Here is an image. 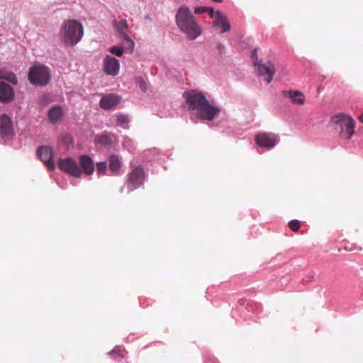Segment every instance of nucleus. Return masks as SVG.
<instances>
[{
	"mask_svg": "<svg viewBox=\"0 0 363 363\" xmlns=\"http://www.w3.org/2000/svg\"><path fill=\"white\" fill-rule=\"evenodd\" d=\"M188 108L194 111L203 120L212 121L217 117L220 110L215 106L206 97L205 94L195 89L185 91L183 94Z\"/></svg>",
	"mask_w": 363,
	"mask_h": 363,
	"instance_id": "1",
	"label": "nucleus"
},
{
	"mask_svg": "<svg viewBox=\"0 0 363 363\" xmlns=\"http://www.w3.org/2000/svg\"><path fill=\"white\" fill-rule=\"evenodd\" d=\"M176 23L181 31L190 40L197 38L202 33L201 26L186 6L179 9L176 15Z\"/></svg>",
	"mask_w": 363,
	"mask_h": 363,
	"instance_id": "2",
	"label": "nucleus"
},
{
	"mask_svg": "<svg viewBox=\"0 0 363 363\" xmlns=\"http://www.w3.org/2000/svg\"><path fill=\"white\" fill-rule=\"evenodd\" d=\"M84 35L82 25L76 20L65 21L60 28V37L66 45L73 46L78 43Z\"/></svg>",
	"mask_w": 363,
	"mask_h": 363,
	"instance_id": "3",
	"label": "nucleus"
},
{
	"mask_svg": "<svg viewBox=\"0 0 363 363\" xmlns=\"http://www.w3.org/2000/svg\"><path fill=\"white\" fill-rule=\"evenodd\" d=\"M28 79L32 84L45 86L50 80L49 69L40 64L34 65L29 69Z\"/></svg>",
	"mask_w": 363,
	"mask_h": 363,
	"instance_id": "4",
	"label": "nucleus"
},
{
	"mask_svg": "<svg viewBox=\"0 0 363 363\" xmlns=\"http://www.w3.org/2000/svg\"><path fill=\"white\" fill-rule=\"evenodd\" d=\"M333 122L340 128V135L343 138L350 140L354 133L355 122L352 118L345 113H339L332 118Z\"/></svg>",
	"mask_w": 363,
	"mask_h": 363,
	"instance_id": "5",
	"label": "nucleus"
},
{
	"mask_svg": "<svg viewBox=\"0 0 363 363\" xmlns=\"http://www.w3.org/2000/svg\"><path fill=\"white\" fill-rule=\"evenodd\" d=\"M130 167L131 171L128 174L125 181L128 192H131L141 186L145 177V170L142 166L130 164Z\"/></svg>",
	"mask_w": 363,
	"mask_h": 363,
	"instance_id": "6",
	"label": "nucleus"
},
{
	"mask_svg": "<svg viewBox=\"0 0 363 363\" xmlns=\"http://www.w3.org/2000/svg\"><path fill=\"white\" fill-rule=\"evenodd\" d=\"M58 166L62 171L72 177L79 178L82 176V171L81 168L77 162L70 157L60 159L58 162Z\"/></svg>",
	"mask_w": 363,
	"mask_h": 363,
	"instance_id": "7",
	"label": "nucleus"
},
{
	"mask_svg": "<svg viewBox=\"0 0 363 363\" xmlns=\"http://www.w3.org/2000/svg\"><path fill=\"white\" fill-rule=\"evenodd\" d=\"M0 135L4 141L11 140L14 135L13 122L6 114L0 117Z\"/></svg>",
	"mask_w": 363,
	"mask_h": 363,
	"instance_id": "8",
	"label": "nucleus"
},
{
	"mask_svg": "<svg viewBox=\"0 0 363 363\" xmlns=\"http://www.w3.org/2000/svg\"><path fill=\"white\" fill-rule=\"evenodd\" d=\"M255 142L259 147L272 148L279 141L278 135L272 133H260L255 136Z\"/></svg>",
	"mask_w": 363,
	"mask_h": 363,
	"instance_id": "9",
	"label": "nucleus"
},
{
	"mask_svg": "<svg viewBox=\"0 0 363 363\" xmlns=\"http://www.w3.org/2000/svg\"><path fill=\"white\" fill-rule=\"evenodd\" d=\"M255 66L257 67L259 75L264 77V80L269 84L275 74V68L274 65L267 61L266 62L255 61Z\"/></svg>",
	"mask_w": 363,
	"mask_h": 363,
	"instance_id": "10",
	"label": "nucleus"
},
{
	"mask_svg": "<svg viewBox=\"0 0 363 363\" xmlns=\"http://www.w3.org/2000/svg\"><path fill=\"white\" fill-rule=\"evenodd\" d=\"M104 72L110 76L115 77L118 75L120 69L119 61L111 55H106L103 62Z\"/></svg>",
	"mask_w": 363,
	"mask_h": 363,
	"instance_id": "11",
	"label": "nucleus"
},
{
	"mask_svg": "<svg viewBox=\"0 0 363 363\" xmlns=\"http://www.w3.org/2000/svg\"><path fill=\"white\" fill-rule=\"evenodd\" d=\"M37 153L40 159L50 170L55 169V163L52 160V151L50 147L41 146L38 149Z\"/></svg>",
	"mask_w": 363,
	"mask_h": 363,
	"instance_id": "12",
	"label": "nucleus"
},
{
	"mask_svg": "<svg viewBox=\"0 0 363 363\" xmlns=\"http://www.w3.org/2000/svg\"><path fill=\"white\" fill-rule=\"evenodd\" d=\"M282 95L285 98H289L294 104L303 105L306 101L305 95L298 90H285Z\"/></svg>",
	"mask_w": 363,
	"mask_h": 363,
	"instance_id": "13",
	"label": "nucleus"
},
{
	"mask_svg": "<svg viewBox=\"0 0 363 363\" xmlns=\"http://www.w3.org/2000/svg\"><path fill=\"white\" fill-rule=\"evenodd\" d=\"M213 26L219 28L222 33L230 30V24L228 18L220 11H216Z\"/></svg>",
	"mask_w": 363,
	"mask_h": 363,
	"instance_id": "14",
	"label": "nucleus"
},
{
	"mask_svg": "<svg viewBox=\"0 0 363 363\" xmlns=\"http://www.w3.org/2000/svg\"><path fill=\"white\" fill-rule=\"evenodd\" d=\"M82 171L87 175H91L94 172V164L92 159L87 155L80 156L79 159Z\"/></svg>",
	"mask_w": 363,
	"mask_h": 363,
	"instance_id": "15",
	"label": "nucleus"
},
{
	"mask_svg": "<svg viewBox=\"0 0 363 363\" xmlns=\"http://www.w3.org/2000/svg\"><path fill=\"white\" fill-rule=\"evenodd\" d=\"M121 101V98L116 94L104 96L100 101V106L104 109H111Z\"/></svg>",
	"mask_w": 363,
	"mask_h": 363,
	"instance_id": "16",
	"label": "nucleus"
},
{
	"mask_svg": "<svg viewBox=\"0 0 363 363\" xmlns=\"http://www.w3.org/2000/svg\"><path fill=\"white\" fill-rule=\"evenodd\" d=\"M14 96V93L10 85L0 82V101L4 103L10 102Z\"/></svg>",
	"mask_w": 363,
	"mask_h": 363,
	"instance_id": "17",
	"label": "nucleus"
},
{
	"mask_svg": "<svg viewBox=\"0 0 363 363\" xmlns=\"http://www.w3.org/2000/svg\"><path fill=\"white\" fill-rule=\"evenodd\" d=\"M63 115L62 108L60 106L55 105L50 109L48 116L50 122L55 123L61 119Z\"/></svg>",
	"mask_w": 363,
	"mask_h": 363,
	"instance_id": "18",
	"label": "nucleus"
},
{
	"mask_svg": "<svg viewBox=\"0 0 363 363\" xmlns=\"http://www.w3.org/2000/svg\"><path fill=\"white\" fill-rule=\"evenodd\" d=\"M113 134H102L96 137V141L102 145H110L115 140Z\"/></svg>",
	"mask_w": 363,
	"mask_h": 363,
	"instance_id": "19",
	"label": "nucleus"
},
{
	"mask_svg": "<svg viewBox=\"0 0 363 363\" xmlns=\"http://www.w3.org/2000/svg\"><path fill=\"white\" fill-rule=\"evenodd\" d=\"M121 167V162L118 156L112 155L109 157V168L111 171L118 172Z\"/></svg>",
	"mask_w": 363,
	"mask_h": 363,
	"instance_id": "20",
	"label": "nucleus"
},
{
	"mask_svg": "<svg viewBox=\"0 0 363 363\" xmlns=\"http://www.w3.org/2000/svg\"><path fill=\"white\" fill-rule=\"evenodd\" d=\"M108 354L113 356L114 358H125L128 354V352L125 350L124 347L121 346H116L111 352H108Z\"/></svg>",
	"mask_w": 363,
	"mask_h": 363,
	"instance_id": "21",
	"label": "nucleus"
},
{
	"mask_svg": "<svg viewBox=\"0 0 363 363\" xmlns=\"http://www.w3.org/2000/svg\"><path fill=\"white\" fill-rule=\"evenodd\" d=\"M113 26L116 29V30L121 34V36L123 35V33H126L124 30L127 29L128 27V24L126 20H122L120 22L116 21H113Z\"/></svg>",
	"mask_w": 363,
	"mask_h": 363,
	"instance_id": "22",
	"label": "nucleus"
},
{
	"mask_svg": "<svg viewBox=\"0 0 363 363\" xmlns=\"http://www.w3.org/2000/svg\"><path fill=\"white\" fill-rule=\"evenodd\" d=\"M121 38L124 42L125 48L129 49L130 52H132L135 45L133 40L128 35L127 33H123V35L121 36Z\"/></svg>",
	"mask_w": 363,
	"mask_h": 363,
	"instance_id": "23",
	"label": "nucleus"
},
{
	"mask_svg": "<svg viewBox=\"0 0 363 363\" xmlns=\"http://www.w3.org/2000/svg\"><path fill=\"white\" fill-rule=\"evenodd\" d=\"M129 119L126 115L118 114L116 115V124L119 126L125 127L128 123Z\"/></svg>",
	"mask_w": 363,
	"mask_h": 363,
	"instance_id": "24",
	"label": "nucleus"
},
{
	"mask_svg": "<svg viewBox=\"0 0 363 363\" xmlns=\"http://www.w3.org/2000/svg\"><path fill=\"white\" fill-rule=\"evenodd\" d=\"M109 52L117 57H121L124 52V48L121 46H113L109 49Z\"/></svg>",
	"mask_w": 363,
	"mask_h": 363,
	"instance_id": "25",
	"label": "nucleus"
},
{
	"mask_svg": "<svg viewBox=\"0 0 363 363\" xmlns=\"http://www.w3.org/2000/svg\"><path fill=\"white\" fill-rule=\"evenodd\" d=\"M107 169V164L106 162H101L96 163V170L98 174H104Z\"/></svg>",
	"mask_w": 363,
	"mask_h": 363,
	"instance_id": "26",
	"label": "nucleus"
},
{
	"mask_svg": "<svg viewBox=\"0 0 363 363\" xmlns=\"http://www.w3.org/2000/svg\"><path fill=\"white\" fill-rule=\"evenodd\" d=\"M289 227L292 231L297 232L300 228V221L292 220L289 223Z\"/></svg>",
	"mask_w": 363,
	"mask_h": 363,
	"instance_id": "27",
	"label": "nucleus"
},
{
	"mask_svg": "<svg viewBox=\"0 0 363 363\" xmlns=\"http://www.w3.org/2000/svg\"><path fill=\"white\" fill-rule=\"evenodd\" d=\"M137 82H138L139 84V86H140V88L143 90V91H145L147 89V85H146V83L141 78V77H138L137 79Z\"/></svg>",
	"mask_w": 363,
	"mask_h": 363,
	"instance_id": "28",
	"label": "nucleus"
},
{
	"mask_svg": "<svg viewBox=\"0 0 363 363\" xmlns=\"http://www.w3.org/2000/svg\"><path fill=\"white\" fill-rule=\"evenodd\" d=\"M208 11V7H197L194 10L196 14H201Z\"/></svg>",
	"mask_w": 363,
	"mask_h": 363,
	"instance_id": "29",
	"label": "nucleus"
},
{
	"mask_svg": "<svg viewBox=\"0 0 363 363\" xmlns=\"http://www.w3.org/2000/svg\"><path fill=\"white\" fill-rule=\"evenodd\" d=\"M251 57H252V60L253 61V64L255 65V61H257V62H259L258 60V57H257V49H255L252 51V53H251Z\"/></svg>",
	"mask_w": 363,
	"mask_h": 363,
	"instance_id": "30",
	"label": "nucleus"
},
{
	"mask_svg": "<svg viewBox=\"0 0 363 363\" xmlns=\"http://www.w3.org/2000/svg\"><path fill=\"white\" fill-rule=\"evenodd\" d=\"M208 14L211 18H216V13L214 12L213 9L212 8H208Z\"/></svg>",
	"mask_w": 363,
	"mask_h": 363,
	"instance_id": "31",
	"label": "nucleus"
},
{
	"mask_svg": "<svg viewBox=\"0 0 363 363\" xmlns=\"http://www.w3.org/2000/svg\"><path fill=\"white\" fill-rule=\"evenodd\" d=\"M217 48L220 52H222L225 49V46L222 43H219L217 44Z\"/></svg>",
	"mask_w": 363,
	"mask_h": 363,
	"instance_id": "32",
	"label": "nucleus"
},
{
	"mask_svg": "<svg viewBox=\"0 0 363 363\" xmlns=\"http://www.w3.org/2000/svg\"><path fill=\"white\" fill-rule=\"evenodd\" d=\"M359 120L362 123H363V113H362V114H361V115L359 116Z\"/></svg>",
	"mask_w": 363,
	"mask_h": 363,
	"instance_id": "33",
	"label": "nucleus"
},
{
	"mask_svg": "<svg viewBox=\"0 0 363 363\" xmlns=\"http://www.w3.org/2000/svg\"><path fill=\"white\" fill-rule=\"evenodd\" d=\"M215 2H222L223 0H213Z\"/></svg>",
	"mask_w": 363,
	"mask_h": 363,
	"instance_id": "34",
	"label": "nucleus"
}]
</instances>
